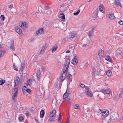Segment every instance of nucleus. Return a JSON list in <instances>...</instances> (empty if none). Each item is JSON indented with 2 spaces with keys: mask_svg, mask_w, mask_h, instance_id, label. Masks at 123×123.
I'll use <instances>...</instances> for the list:
<instances>
[{
  "mask_svg": "<svg viewBox=\"0 0 123 123\" xmlns=\"http://www.w3.org/2000/svg\"><path fill=\"white\" fill-rule=\"evenodd\" d=\"M110 118L111 120L115 121L118 118V115L115 112H112L110 114Z\"/></svg>",
  "mask_w": 123,
  "mask_h": 123,
  "instance_id": "f257e3e1",
  "label": "nucleus"
},
{
  "mask_svg": "<svg viewBox=\"0 0 123 123\" xmlns=\"http://www.w3.org/2000/svg\"><path fill=\"white\" fill-rule=\"evenodd\" d=\"M15 86V88L14 89V92L12 94V99L13 100L15 101L16 100V96L17 95V92H18V86Z\"/></svg>",
  "mask_w": 123,
  "mask_h": 123,
  "instance_id": "f03ea898",
  "label": "nucleus"
},
{
  "mask_svg": "<svg viewBox=\"0 0 123 123\" xmlns=\"http://www.w3.org/2000/svg\"><path fill=\"white\" fill-rule=\"evenodd\" d=\"M62 70H63V74L61 75L60 78L61 81H63L66 78L68 70L66 71H65V69H64V70L63 69Z\"/></svg>",
  "mask_w": 123,
  "mask_h": 123,
  "instance_id": "7ed1b4c3",
  "label": "nucleus"
},
{
  "mask_svg": "<svg viewBox=\"0 0 123 123\" xmlns=\"http://www.w3.org/2000/svg\"><path fill=\"white\" fill-rule=\"evenodd\" d=\"M70 60L69 58H67L65 61V71L68 70L69 65L70 62Z\"/></svg>",
  "mask_w": 123,
  "mask_h": 123,
  "instance_id": "20e7f679",
  "label": "nucleus"
},
{
  "mask_svg": "<svg viewBox=\"0 0 123 123\" xmlns=\"http://www.w3.org/2000/svg\"><path fill=\"white\" fill-rule=\"evenodd\" d=\"M22 91L23 93L24 94H25L26 92H27L29 93H30L31 92V90L27 89V87L25 86H24L22 88Z\"/></svg>",
  "mask_w": 123,
  "mask_h": 123,
  "instance_id": "39448f33",
  "label": "nucleus"
},
{
  "mask_svg": "<svg viewBox=\"0 0 123 123\" xmlns=\"http://www.w3.org/2000/svg\"><path fill=\"white\" fill-rule=\"evenodd\" d=\"M43 27L44 30H45L46 29V31L48 30L49 29V25L48 22H46L43 23Z\"/></svg>",
  "mask_w": 123,
  "mask_h": 123,
  "instance_id": "423d86ee",
  "label": "nucleus"
},
{
  "mask_svg": "<svg viewBox=\"0 0 123 123\" xmlns=\"http://www.w3.org/2000/svg\"><path fill=\"white\" fill-rule=\"evenodd\" d=\"M114 3L117 7H118L120 6L121 8L122 7V6L119 0H115Z\"/></svg>",
  "mask_w": 123,
  "mask_h": 123,
  "instance_id": "0eeeda50",
  "label": "nucleus"
},
{
  "mask_svg": "<svg viewBox=\"0 0 123 123\" xmlns=\"http://www.w3.org/2000/svg\"><path fill=\"white\" fill-rule=\"evenodd\" d=\"M43 30H44L43 28L38 29L36 32L37 35L38 36L39 34H41L43 33H44Z\"/></svg>",
  "mask_w": 123,
  "mask_h": 123,
  "instance_id": "6e6552de",
  "label": "nucleus"
},
{
  "mask_svg": "<svg viewBox=\"0 0 123 123\" xmlns=\"http://www.w3.org/2000/svg\"><path fill=\"white\" fill-rule=\"evenodd\" d=\"M14 86H18V84L20 82V79L18 76L16 77L14 80Z\"/></svg>",
  "mask_w": 123,
  "mask_h": 123,
  "instance_id": "1a4fd4ad",
  "label": "nucleus"
},
{
  "mask_svg": "<svg viewBox=\"0 0 123 123\" xmlns=\"http://www.w3.org/2000/svg\"><path fill=\"white\" fill-rule=\"evenodd\" d=\"M72 62L71 63H72L74 65H77L78 63V61L77 59L75 58L74 57L72 60Z\"/></svg>",
  "mask_w": 123,
  "mask_h": 123,
  "instance_id": "9d476101",
  "label": "nucleus"
},
{
  "mask_svg": "<svg viewBox=\"0 0 123 123\" xmlns=\"http://www.w3.org/2000/svg\"><path fill=\"white\" fill-rule=\"evenodd\" d=\"M60 10L62 12L65 11L66 10V6L64 4H63L60 7Z\"/></svg>",
  "mask_w": 123,
  "mask_h": 123,
  "instance_id": "9b49d317",
  "label": "nucleus"
},
{
  "mask_svg": "<svg viewBox=\"0 0 123 123\" xmlns=\"http://www.w3.org/2000/svg\"><path fill=\"white\" fill-rule=\"evenodd\" d=\"M101 112L102 115L103 117H104L107 116L109 114V112L107 110L105 111Z\"/></svg>",
  "mask_w": 123,
  "mask_h": 123,
  "instance_id": "f8f14e48",
  "label": "nucleus"
},
{
  "mask_svg": "<svg viewBox=\"0 0 123 123\" xmlns=\"http://www.w3.org/2000/svg\"><path fill=\"white\" fill-rule=\"evenodd\" d=\"M58 46L56 45H55L52 48V53H53L56 51L58 48Z\"/></svg>",
  "mask_w": 123,
  "mask_h": 123,
  "instance_id": "ddd939ff",
  "label": "nucleus"
},
{
  "mask_svg": "<svg viewBox=\"0 0 123 123\" xmlns=\"http://www.w3.org/2000/svg\"><path fill=\"white\" fill-rule=\"evenodd\" d=\"M41 74L40 70H38L36 73V75L37 80H39L40 79V76Z\"/></svg>",
  "mask_w": 123,
  "mask_h": 123,
  "instance_id": "4468645a",
  "label": "nucleus"
},
{
  "mask_svg": "<svg viewBox=\"0 0 123 123\" xmlns=\"http://www.w3.org/2000/svg\"><path fill=\"white\" fill-rule=\"evenodd\" d=\"M16 32L18 33L19 35L21 34V30L18 27H17L15 28Z\"/></svg>",
  "mask_w": 123,
  "mask_h": 123,
  "instance_id": "2eb2a0df",
  "label": "nucleus"
},
{
  "mask_svg": "<svg viewBox=\"0 0 123 123\" xmlns=\"http://www.w3.org/2000/svg\"><path fill=\"white\" fill-rule=\"evenodd\" d=\"M50 117L49 118V122H53L55 119V117L54 116V115H52L51 116H50Z\"/></svg>",
  "mask_w": 123,
  "mask_h": 123,
  "instance_id": "dca6fc26",
  "label": "nucleus"
},
{
  "mask_svg": "<svg viewBox=\"0 0 123 123\" xmlns=\"http://www.w3.org/2000/svg\"><path fill=\"white\" fill-rule=\"evenodd\" d=\"M77 35V34H74L73 33H70L69 35V38H72L74 36H76Z\"/></svg>",
  "mask_w": 123,
  "mask_h": 123,
  "instance_id": "f3484780",
  "label": "nucleus"
},
{
  "mask_svg": "<svg viewBox=\"0 0 123 123\" xmlns=\"http://www.w3.org/2000/svg\"><path fill=\"white\" fill-rule=\"evenodd\" d=\"M47 48V46H46V45H44L39 53L40 54H41L42 52H44L45 49Z\"/></svg>",
  "mask_w": 123,
  "mask_h": 123,
  "instance_id": "a211bd4d",
  "label": "nucleus"
},
{
  "mask_svg": "<svg viewBox=\"0 0 123 123\" xmlns=\"http://www.w3.org/2000/svg\"><path fill=\"white\" fill-rule=\"evenodd\" d=\"M44 113L45 112L44 110H42L40 112V118H42L43 117Z\"/></svg>",
  "mask_w": 123,
  "mask_h": 123,
  "instance_id": "6ab92c4d",
  "label": "nucleus"
},
{
  "mask_svg": "<svg viewBox=\"0 0 123 123\" xmlns=\"http://www.w3.org/2000/svg\"><path fill=\"white\" fill-rule=\"evenodd\" d=\"M109 18L111 20H112L115 18L114 14H109Z\"/></svg>",
  "mask_w": 123,
  "mask_h": 123,
  "instance_id": "aec40b11",
  "label": "nucleus"
},
{
  "mask_svg": "<svg viewBox=\"0 0 123 123\" xmlns=\"http://www.w3.org/2000/svg\"><path fill=\"white\" fill-rule=\"evenodd\" d=\"M98 55L100 57H102L103 55V51L102 49H100L99 51Z\"/></svg>",
  "mask_w": 123,
  "mask_h": 123,
  "instance_id": "412c9836",
  "label": "nucleus"
},
{
  "mask_svg": "<svg viewBox=\"0 0 123 123\" xmlns=\"http://www.w3.org/2000/svg\"><path fill=\"white\" fill-rule=\"evenodd\" d=\"M105 59L108 61L112 63V61L111 59V57L109 55H107L105 58Z\"/></svg>",
  "mask_w": 123,
  "mask_h": 123,
  "instance_id": "4be33fe9",
  "label": "nucleus"
},
{
  "mask_svg": "<svg viewBox=\"0 0 123 123\" xmlns=\"http://www.w3.org/2000/svg\"><path fill=\"white\" fill-rule=\"evenodd\" d=\"M67 78L70 82L72 80V76L71 74H69L67 75Z\"/></svg>",
  "mask_w": 123,
  "mask_h": 123,
  "instance_id": "5701e85b",
  "label": "nucleus"
},
{
  "mask_svg": "<svg viewBox=\"0 0 123 123\" xmlns=\"http://www.w3.org/2000/svg\"><path fill=\"white\" fill-rule=\"evenodd\" d=\"M93 33V31H90L87 33L88 36L90 37H91Z\"/></svg>",
  "mask_w": 123,
  "mask_h": 123,
  "instance_id": "b1692460",
  "label": "nucleus"
},
{
  "mask_svg": "<svg viewBox=\"0 0 123 123\" xmlns=\"http://www.w3.org/2000/svg\"><path fill=\"white\" fill-rule=\"evenodd\" d=\"M98 12H99L98 9L96 8V9L95 10L94 12V14L95 15V16H96L97 17H98Z\"/></svg>",
  "mask_w": 123,
  "mask_h": 123,
  "instance_id": "393cba45",
  "label": "nucleus"
},
{
  "mask_svg": "<svg viewBox=\"0 0 123 123\" xmlns=\"http://www.w3.org/2000/svg\"><path fill=\"white\" fill-rule=\"evenodd\" d=\"M106 74L108 76H110L112 74V72L111 71L109 70L106 72Z\"/></svg>",
  "mask_w": 123,
  "mask_h": 123,
  "instance_id": "a878e982",
  "label": "nucleus"
},
{
  "mask_svg": "<svg viewBox=\"0 0 123 123\" xmlns=\"http://www.w3.org/2000/svg\"><path fill=\"white\" fill-rule=\"evenodd\" d=\"M86 95L88 96L91 97L93 95L92 93V92H90L89 91H86Z\"/></svg>",
  "mask_w": 123,
  "mask_h": 123,
  "instance_id": "bb28decb",
  "label": "nucleus"
},
{
  "mask_svg": "<svg viewBox=\"0 0 123 123\" xmlns=\"http://www.w3.org/2000/svg\"><path fill=\"white\" fill-rule=\"evenodd\" d=\"M5 50H1L0 51V58L3 56L4 54L5 53Z\"/></svg>",
  "mask_w": 123,
  "mask_h": 123,
  "instance_id": "cd10ccee",
  "label": "nucleus"
},
{
  "mask_svg": "<svg viewBox=\"0 0 123 123\" xmlns=\"http://www.w3.org/2000/svg\"><path fill=\"white\" fill-rule=\"evenodd\" d=\"M110 90H111L110 88H108L106 89V90L105 91L103 90V91H104V92H105V93L106 94H109L111 92Z\"/></svg>",
  "mask_w": 123,
  "mask_h": 123,
  "instance_id": "c85d7f7f",
  "label": "nucleus"
},
{
  "mask_svg": "<svg viewBox=\"0 0 123 123\" xmlns=\"http://www.w3.org/2000/svg\"><path fill=\"white\" fill-rule=\"evenodd\" d=\"M71 92V89H68V88H67V90L66 91V93H67V94L68 95H69L70 93Z\"/></svg>",
  "mask_w": 123,
  "mask_h": 123,
  "instance_id": "c756f323",
  "label": "nucleus"
},
{
  "mask_svg": "<svg viewBox=\"0 0 123 123\" xmlns=\"http://www.w3.org/2000/svg\"><path fill=\"white\" fill-rule=\"evenodd\" d=\"M56 111L55 110H52V112L50 113L49 116H51L52 115H54V116L55 114Z\"/></svg>",
  "mask_w": 123,
  "mask_h": 123,
  "instance_id": "7c9ffc66",
  "label": "nucleus"
},
{
  "mask_svg": "<svg viewBox=\"0 0 123 123\" xmlns=\"http://www.w3.org/2000/svg\"><path fill=\"white\" fill-rule=\"evenodd\" d=\"M5 80L1 79L0 80V85H2L4 84L5 82Z\"/></svg>",
  "mask_w": 123,
  "mask_h": 123,
  "instance_id": "2f4dec72",
  "label": "nucleus"
},
{
  "mask_svg": "<svg viewBox=\"0 0 123 123\" xmlns=\"http://www.w3.org/2000/svg\"><path fill=\"white\" fill-rule=\"evenodd\" d=\"M60 15H61L60 16V18L62 19H65V16L64 15L63 13H62L61 14H60Z\"/></svg>",
  "mask_w": 123,
  "mask_h": 123,
  "instance_id": "473e14b6",
  "label": "nucleus"
},
{
  "mask_svg": "<svg viewBox=\"0 0 123 123\" xmlns=\"http://www.w3.org/2000/svg\"><path fill=\"white\" fill-rule=\"evenodd\" d=\"M14 43H12L10 46V48L13 51H15V48L14 47Z\"/></svg>",
  "mask_w": 123,
  "mask_h": 123,
  "instance_id": "72a5a7b5",
  "label": "nucleus"
},
{
  "mask_svg": "<svg viewBox=\"0 0 123 123\" xmlns=\"http://www.w3.org/2000/svg\"><path fill=\"white\" fill-rule=\"evenodd\" d=\"M69 95H68L67 94V93H65L63 94V99H65L67 98V97Z\"/></svg>",
  "mask_w": 123,
  "mask_h": 123,
  "instance_id": "f704fd0d",
  "label": "nucleus"
},
{
  "mask_svg": "<svg viewBox=\"0 0 123 123\" xmlns=\"http://www.w3.org/2000/svg\"><path fill=\"white\" fill-rule=\"evenodd\" d=\"M74 107L75 109H78L80 107L78 105L76 104L74 106Z\"/></svg>",
  "mask_w": 123,
  "mask_h": 123,
  "instance_id": "c9c22d12",
  "label": "nucleus"
},
{
  "mask_svg": "<svg viewBox=\"0 0 123 123\" xmlns=\"http://www.w3.org/2000/svg\"><path fill=\"white\" fill-rule=\"evenodd\" d=\"M80 9L79 10L76 12H74L73 13L74 15H78L80 13Z\"/></svg>",
  "mask_w": 123,
  "mask_h": 123,
  "instance_id": "e433bc0d",
  "label": "nucleus"
},
{
  "mask_svg": "<svg viewBox=\"0 0 123 123\" xmlns=\"http://www.w3.org/2000/svg\"><path fill=\"white\" fill-rule=\"evenodd\" d=\"M26 25L27 26V25L25 23V22H23L22 23H21V27H22L23 26H25L26 27Z\"/></svg>",
  "mask_w": 123,
  "mask_h": 123,
  "instance_id": "4c0bfd02",
  "label": "nucleus"
},
{
  "mask_svg": "<svg viewBox=\"0 0 123 123\" xmlns=\"http://www.w3.org/2000/svg\"><path fill=\"white\" fill-rule=\"evenodd\" d=\"M79 86L82 88H83L85 87V85L84 84L80 83H79Z\"/></svg>",
  "mask_w": 123,
  "mask_h": 123,
  "instance_id": "58836bf2",
  "label": "nucleus"
},
{
  "mask_svg": "<svg viewBox=\"0 0 123 123\" xmlns=\"http://www.w3.org/2000/svg\"><path fill=\"white\" fill-rule=\"evenodd\" d=\"M31 81H30V80L29 79L27 81V84L26 86H28V85L29 86H30V84L31 83V82H32V80H31Z\"/></svg>",
  "mask_w": 123,
  "mask_h": 123,
  "instance_id": "ea45409f",
  "label": "nucleus"
},
{
  "mask_svg": "<svg viewBox=\"0 0 123 123\" xmlns=\"http://www.w3.org/2000/svg\"><path fill=\"white\" fill-rule=\"evenodd\" d=\"M62 118V115L60 113L59 115V117L58 118V120L59 122H60L61 121Z\"/></svg>",
  "mask_w": 123,
  "mask_h": 123,
  "instance_id": "a19ab883",
  "label": "nucleus"
},
{
  "mask_svg": "<svg viewBox=\"0 0 123 123\" xmlns=\"http://www.w3.org/2000/svg\"><path fill=\"white\" fill-rule=\"evenodd\" d=\"M5 17L3 15H1L0 16V19L2 21H3L5 19Z\"/></svg>",
  "mask_w": 123,
  "mask_h": 123,
  "instance_id": "79ce46f5",
  "label": "nucleus"
},
{
  "mask_svg": "<svg viewBox=\"0 0 123 123\" xmlns=\"http://www.w3.org/2000/svg\"><path fill=\"white\" fill-rule=\"evenodd\" d=\"M24 119V117L22 116L19 117H18V120L19 121H21Z\"/></svg>",
  "mask_w": 123,
  "mask_h": 123,
  "instance_id": "37998d69",
  "label": "nucleus"
},
{
  "mask_svg": "<svg viewBox=\"0 0 123 123\" xmlns=\"http://www.w3.org/2000/svg\"><path fill=\"white\" fill-rule=\"evenodd\" d=\"M23 110V108L22 106L20 105L19 107V112H22Z\"/></svg>",
  "mask_w": 123,
  "mask_h": 123,
  "instance_id": "c03bdc74",
  "label": "nucleus"
},
{
  "mask_svg": "<svg viewBox=\"0 0 123 123\" xmlns=\"http://www.w3.org/2000/svg\"><path fill=\"white\" fill-rule=\"evenodd\" d=\"M13 68L16 71H18V69L15 66L14 64H13Z\"/></svg>",
  "mask_w": 123,
  "mask_h": 123,
  "instance_id": "a18cd8bd",
  "label": "nucleus"
},
{
  "mask_svg": "<svg viewBox=\"0 0 123 123\" xmlns=\"http://www.w3.org/2000/svg\"><path fill=\"white\" fill-rule=\"evenodd\" d=\"M118 23L121 25H123V21L122 20H120L118 22Z\"/></svg>",
  "mask_w": 123,
  "mask_h": 123,
  "instance_id": "49530a36",
  "label": "nucleus"
},
{
  "mask_svg": "<svg viewBox=\"0 0 123 123\" xmlns=\"http://www.w3.org/2000/svg\"><path fill=\"white\" fill-rule=\"evenodd\" d=\"M99 11L100 12H102V11H103V10L102 9H101V8H102V9L103 8V7L101 6H99Z\"/></svg>",
  "mask_w": 123,
  "mask_h": 123,
  "instance_id": "de8ad7c7",
  "label": "nucleus"
},
{
  "mask_svg": "<svg viewBox=\"0 0 123 123\" xmlns=\"http://www.w3.org/2000/svg\"><path fill=\"white\" fill-rule=\"evenodd\" d=\"M44 8L45 9H49L50 8V7L47 6H45Z\"/></svg>",
  "mask_w": 123,
  "mask_h": 123,
  "instance_id": "09e8293b",
  "label": "nucleus"
},
{
  "mask_svg": "<svg viewBox=\"0 0 123 123\" xmlns=\"http://www.w3.org/2000/svg\"><path fill=\"white\" fill-rule=\"evenodd\" d=\"M13 6L12 5H10L9 8L10 9H12L13 8Z\"/></svg>",
  "mask_w": 123,
  "mask_h": 123,
  "instance_id": "8fccbe9b",
  "label": "nucleus"
},
{
  "mask_svg": "<svg viewBox=\"0 0 123 123\" xmlns=\"http://www.w3.org/2000/svg\"><path fill=\"white\" fill-rule=\"evenodd\" d=\"M123 95V93H121L119 95V97L120 98H121L122 96V95Z\"/></svg>",
  "mask_w": 123,
  "mask_h": 123,
  "instance_id": "3c124183",
  "label": "nucleus"
},
{
  "mask_svg": "<svg viewBox=\"0 0 123 123\" xmlns=\"http://www.w3.org/2000/svg\"><path fill=\"white\" fill-rule=\"evenodd\" d=\"M84 87L87 90V91H88L89 89L87 86H85V87Z\"/></svg>",
  "mask_w": 123,
  "mask_h": 123,
  "instance_id": "603ef678",
  "label": "nucleus"
},
{
  "mask_svg": "<svg viewBox=\"0 0 123 123\" xmlns=\"http://www.w3.org/2000/svg\"><path fill=\"white\" fill-rule=\"evenodd\" d=\"M46 12L47 14H49V13H50H50H51V11L49 10L47 11Z\"/></svg>",
  "mask_w": 123,
  "mask_h": 123,
  "instance_id": "864d4df0",
  "label": "nucleus"
},
{
  "mask_svg": "<svg viewBox=\"0 0 123 123\" xmlns=\"http://www.w3.org/2000/svg\"><path fill=\"white\" fill-rule=\"evenodd\" d=\"M25 115L27 117H28V116H29V114L28 112L27 113H25Z\"/></svg>",
  "mask_w": 123,
  "mask_h": 123,
  "instance_id": "5fc2aeb1",
  "label": "nucleus"
},
{
  "mask_svg": "<svg viewBox=\"0 0 123 123\" xmlns=\"http://www.w3.org/2000/svg\"><path fill=\"white\" fill-rule=\"evenodd\" d=\"M86 44H83V45H82V46L83 47H86Z\"/></svg>",
  "mask_w": 123,
  "mask_h": 123,
  "instance_id": "6e6d98bb",
  "label": "nucleus"
},
{
  "mask_svg": "<svg viewBox=\"0 0 123 123\" xmlns=\"http://www.w3.org/2000/svg\"><path fill=\"white\" fill-rule=\"evenodd\" d=\"M35 120L36 121V122L37 123H38L39 122L37 120V119H36V118H35Z\"/></svg>",
  "mask_w": 123,
  "mask_h": 123,
  "instance_id": "4d7b16f0",
  "label": "nucleus"
},
{
  "mask_svg": "<svg viewBox=\"0 0 123 123\" xmlns=\"http://www.w3.org/2000/svg\"><path fill=\"white\" fill-rule=\"evenodd\" d=\"M70 51L69 50H67L66 52V53H70Z\"/></svg>",
  "mask_w": 123,
  "mask_h": 123,
  "instance_id": "13d9d810",
  "label": "nucleus"
},
{
  "mask_svg": "<svg viewBox=\"0 0 123 123\" xmlns=\"http://www.w3.org/2000/svg\"><path fill=\"white\" fill-rule=\"evenodd\" d=\"M70 123V121H69V120H68L66 123Z\"/></svg>",
  "mask_w": 123,
  "mask_h": 123,
  "instance_id": "bf43d9fd",
  "label": "nucleus"
},
{
  "mask_svg": "<svg viewBox=\"0 0 123 123\" xmlns=\"http://www.w3.org/2000/svg\"><path fill=\"white\" fill-rule=\"evenodd\" d=\"M92 71L95 70V68H93L92 69Z\"/></svg>",
  "mask_w": 123,
  "mask_h": 123,
  "instance_id": "052dcab7",
  "label": "nucleus"
},
{
  "mask_svg": "<svg viewBox=\"0 0 123 123\" xmlns=\"http://www.w3.org/2000/svg\"><path fill=\"white\" fill-rule=\"evenodd\" d=\"M95 70H93L92 71V73L93 74L94 73H95Z\"/></svg>",
  "mask_w": 123,
  "mask_h": 123,
  "instance_id": "680f3d73",
  "label": "nucleus"
},
{
  "mask_svg": "<svg viewBox=\"0 0 123 123\" xmlns=\"http://www.w3.org/2000/svg\"><path fill=\"white\" fill-rule=\"evenodd\" d=\"M76 57H77L76 55L75 54L74 55V57L76 58Z\"/></svg>",
  "mask_w": 123,
  "mask_h": 123,
  "instance_id": "e2e57ef3",
  "label": "nucleus"
},
{
  "mask_svg": "<svg viewBox=\"0 0 123 123\" xmlns=\"http://www.w3.org/2000/svg\"><path fill=\"white\" fill-rule=\"evenodd\" d=\"M9 84H7V86L8 87V88H9Z\"/></svg>",
  "mask_w": 123,
  "mask_h": 123,
  "instance_id": "0e129e2a",
  "label": "nucleus"
},
{
  "mask_svg": "<svg viewBox=\"0 0 123 123\" xmlns=\"http://www.w3.org/2000/svg\"><path fill=\"white\" fill-rule=\"evenodd\" d=\"M100 6H102V7H103L104 6L103 5H102V4H100Z\"/></svg>",
  "mask_w": 123,
  "mask_h": 123,
  "instance_id": "69168bd1",
  "label": "nucleus"
},
{
  "mask_svg": "<svg viewBox=\"0 0 123 123\" xmlns=\"http://www.w3.org/2000/svg\"><path fill=\"white\" fill-rule=\"evenodd\" d=\"M94 28H92V31H93V30H94Z\"/></svg>",
  "mask_w": 123,
  "mask_h": 123,
  "instance_id": "338daca9",
  "label": "nucleus"
},
{
  "mask_svg": "<svg viewBox=\"0 0 123 123\" xmlns=\"http://www.w3.org/2000/svg\"><path fill=\"white\" fill-rule=\"evenodd\" d=\"M21 23H19V25L21 27Z\"/></svg>",
  "mask_w": 123,
  "mask_h": 123,
  "instance_id": "774afa93",
  "label": "nucleus"
}]
</instances>
